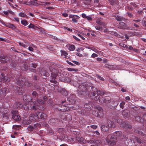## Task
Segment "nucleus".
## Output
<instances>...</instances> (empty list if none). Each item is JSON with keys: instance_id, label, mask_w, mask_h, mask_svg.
<instances>
[{"instance_id": "47", "label": "nucleus", "mask_w": 146, "mask_h": 146, "mask_svg": "<svg viewBox=\"0 0 146 146\" xmlns=\"http://www.w3.org/2000/svg\"><path fill=\"white\" fill-rule=\"evenodd\" d=\"M78 142L80 143H85V140L83 138L81 137L80 138H78Z\"/></svg>"}, {"instance_id": "22", "label": "nucleus", "mask_w": 146, "mask_h": 146, "mask_svg": "<svg viewBox=\"0 0 146 146\" xmlns=\"http://www.w3.org/2000/svg\"><path fill=\"white\" fill-rule=\"evenodd\" d=\"M92 103L91 102H88L84 105V107L88 110L89 111L92 109Z\"/></svg>"}, {"instance_id": "43", "label": "nucleus", "mask_w": 146, "mask_h": 146, "mask_svg": "<svg viewBox=\"0 0 146 146\" xmlns=\"http://www.w3.org/2000/svg\"><path fill=\"white\" fill-rule=\"evenodd\" d=\"M52 108L54 109H57L59 111V108L60 107L61 105L55 104L54 105L52 104Z\"/></svg>"}, {"instance_id": "2", "label": "nucleus", "mask_w": 146, "mask_h": 146, "mask_svg": "<svg viewBox=\"0 0 146 146\" xmlns=\"http://www.w3.org/2000/svg\"><path fill=\"white\" fill-rule=\"evenodd\" d=\"M78 94L81 95H84L86 94L88 90L87 86L85 84L82 83L78 86Z\"/></svg>"}, {"instance_id": "63", "label": "nucleus", "mask_w": 146, "mask_h": 146, "mask_svg": "<svg viewBox=\"0 0 146 146\" xmlns=\"http://www.w3.org/2000/svg\"><path fill=\"white\" fill-rule=\"evenodd\" d=\"M21 126L18 125H15L13 126L14 128L16 130H18L20 128Z\"/></svg>"}, {"instance_id": "4", "label": "nucleus", "mask_w": 146, "mask_h": 146, "mask_svg": "<svg viewBox=\"0 0 146 146\" xmlns=\"http://www.w3.org/2000/svg\"><path fill=\"white\" fill-rule=\"evenodd\" d=\"M49 69L50 71L51 72L52 77L56 78L58 75V70L54 68L52 66H50Z\"/></svg>"}, {"instance_id": "16", "label": "nucleus", "mask_w": 146, "mask_h": 146, "mask_svg": "<svg viewBox=\"0 0 146 146\" xmlns=\"http://www.w3.org/2000/svg\"><path fill=\"white\" fill-rule=\"evenodd\" d=\"M99 101L101 103H102V101H103V102L106 104L108 106V104L110 103V102L111 101L110 100V99L109 98H102L99 99Z\"/></svg>"}, {"instance_id": "19", "label": "nucleus", "mask_w": 146, "mask_h": 146, "mask_svg": "<svg viewBox=\"0 0 146 146\" xmlns=\"http://www.w3.org/2000/svg\"><path fill=\"white\" fill-rule=\"evenodd\" d=\"M70 79V80H71L72 81L75 83V85L74 84V86H75L77 87L78 86V84L77 83L78 81V77L77 76L73 75L72 76L71 79Z\"/></svg>"}, {"instance_id": "35", "label": "nucleus", "mask_w": 146, "mask_h": 146, "mask_svg": "<svg viewBox=\"0 0 146 146\" xmlns=\"http://www.w3.org/2000/svg\"><path fill=\"white\" fill-rule=\"evenodd\" d=\"M37 127V125L34 124L33 126H29L27 128L28 130L29 131H32L36 129Z\"/></svg>"}, {"instance_id": "38", "label": "nucleus", "mask_w": 146, "mask_h": 146, "mask_svg": "<svg viewBox=\"0 0 146 146\" xmlns=\"http://www.w3.org/2000/svg\"><path fill=\"white\" fill-rule=\"evenodd\" d=\"M141 131V130L137 129H135L134 130L135 132L139 134L143 135V136H146V134H143V133Z\"/></svg>"}, {"instance_id": "11", "label": "nucleus", "mask_w": 146, "mask_h": 146, "mask_svg": "<svg viewBox=\"0 0 146 146\" xmlns=\"http://www.w3.org/2000/svg\"><path fill=\"white\" fill-rule=\"evenodd\" d=\"M58 119L57 118H52L48 121V123L52 125H56L58 123Z\"/></svg>"}, {"instance_id": "51", "label": "nucleus", "mask_w": 146, "mask_h": 146, "mask_svg": "<svg viewBox=\"0 0 146 146\" xmlns=\"http://www.w3.org/2000/svg\"><path fill=\"white\" fill-rule=\"evenodd\" d=\"M96 23L101 25H102L103 26H106V24L104 22H103L100 21H96Z\"/></svg>"}, {"instance_id": "34", "label": "nucleus", "mask_w": 146, "mask_h": 146, "mask_svg": "<svg viewBox=\"0 0 146 146\" xmlns=\"http://www.w3.org/2000/svg\"><path fill=\"white\" fill-rule=\"evenodd\" d=\"M135 121L139 123H141L144 121L143 118H143H142L141 117L139 116H136L135 117Z\"/></svg>"}, {"instance_id": "27", "label": "nucleus", "mask_w": 146, "mask_h": 146, "mask_svg": "<svg viewBox=\"0 0 146 146\" xmlns=\"http://www.w3.org/2000/svg\"><path fill=\"white\" fill-rule=\"evenodd\" d=\"M135 141L139 144L146 143V141L144 139H141L137 137H135L134 138Z\"/></svg>"}, {"instance_id": "45", "label": "nucleus", "mask_w": 146, "mask_h": 146, "mask_svg": "<svg viewBox=\"0 0 146 146\" xmlns=\"http://www.w3.org/2000/svg\"><path fill=\"white\" fill-rule=\"evenodd\" d=\"M110 3L112 5H114L115 4H116L118 3L117 0H109Z\"/></svg>"}, {"instance_id": "24", "label": "nucleus", "mask_w": 146, "mask_h": 146, "mask_svg": "<svg viewBox=\"0 0 146 146\" xmlns=\"http://www.w3.org/2000/svg\"><path fill=\"white\" fill-rule=\"evenodd\" d=\"M72 105H70L68 106L69 111H71L72 110H77L79 108L78 106L74 104Z\"/></svg>"}, {"instance_id": "18", "label": "nucleus", "mask_w": 146, "mask_h": 146, "mask_svg": "<svg viewBox=\"0 0 146 146\" xmlns=\"http://www.w3.org/2000/svg\"><path fill=\"white\" fill-rule=\"evenodd\" d=\"M98 90L95 87H92L91 89L90 90V91L91 93V95L93 96H95L97 94Z\"/></svg>"}, {"instance_id": "29", "label": "nucleus", "mask_w": 146, "mask_h": 146, "mask_svg": "<svg viewBox=\"0 0 146 146\" xmlns=\"http://www.w3.org/2000/svg\"><path fill=\"white\" fill-rule=\"evenodd\" d=\"M4 25L6 27L11 29L13 30H15V29L16 28V27L13 24L8 23H5Z\"/></svg>"}, {"instance_id": "1", "label": "nucleus", "mask_w": 146, "mask_h": 146, "mask_svg": "<svg viewBox=\"0 0 146 146\" xmlns=\"http://www.w3.org/2000/svg\"><path fill=\"white\" fill-rule=\"evenodd\" d=\"M125 137H126V136L122 134L121 131H117L114 133L110 139H108L107 141L109 144L113 146L115 144L117 139H123Z\"/></svg>"}, {"instance_id": "26", "label": "nucleus", "mask_w": 146, "mask_h": 146, "mask_svg": "<svg viewBox=\"0 0 146 146\" xmlns=\"http://www.w3.org/2000/svg\"><path fill=\"white\" fill-rule=\"evenodd\" d=\"M40 73L42 76L46 77H48L49 75V73L44 68H42L41 69L40 72Z\"/></svg>"}, {"instance_id": "52", "label": "nucleus", "mask_w": 146, "mask_h": 146, "mask_svg": "<svg viewBox=\"0 0 146 146\" xmlns=\"http://www.w3.org/2000/svg\"><path fill=\"white\" fill-rule=\"evenodd\" d=\"M36 116L34 114H31L29 117V119L33 121H35V117Z\"/></svg>"}, {"instance_id": "55", "label": "nucleus", "mask_w": 146, "mask_h": 146, "mask_svg": "<svg viewBox=\"0 0 146 146\" xmlns=\"http://www.w3.org/2000/svg\"><path fill=\"white\" fill-rule=\"evenodd\" d=\"M36 101L39 103V104H44V102L41 99H37L36 100Z\"/></svg>"}, {"instance_id": "57", "label": "nucleus", "mask_w": 146, "mask_h": 146, "mask_svg": "<svg viewBox=\"0 0 146 146\" xmlns=\"http://www.w3.org/2000/svg\"><path fill=\"white\" fill-rule=\"evenodd\" d=\"M68 70L70 71L77 72L78 71V69H77L72 68H68Z\"/></svg>"}, {"instance_id": "6", "label": "nucleus", "mask_w": 146, "mask_h": 146, "mask_svg": "<svg viewBox=\"0 0 146 146\" xmlns=\"http://www.w3.org/2000/svg\"><path fill=\"white\" fill-rule=\"evenodd\" d=\"M118 103L116 101H111L108 104V107L112 109H115L116 108Z\"/></svg>"}, {"instance_id": "41", "label": "nucleus", "mask_w": 146, "mask_h": 146, "mask_svg": "<svg viewBox=\"0 0 146 146\" xmlns=\"http://www.w3.org/2000/svg\"><path fill=\"white\" fill-rule=\"evenodd\" d=\"M28 27L29 28H33L35 30H37L38 29V28L37 26L32 24H31Z\"/></svg>"}, {"instance_id": "30", "label": "nucleus", "mask_w": 146, "mask_h": 146, "mask_svg": "<svg viewBox=\"0 0 146 146\" xmlns=\"http://www.w3.org/2000/svg\"><path fill=\"white\" fill-rule=\"evenodd\" d=\"M23 107V105L20 102H17L14 105V107L15 108H20Z\"/></svg>"}, {"instance_id": "13", "label": "nucleus", "mask_w": 146, "mask_h": 146, "mask_svg": "<svg viewBox=\"0 0 146 146\" xmlns=\"http://www.w3.org/2000/svg\"><path fill=\"white\" fill-rule=\"evenodd\" d=\"M1 76H0V82H8L10 81V79L7 77L4 76L3 74L2 73Z\"/></svg>"}, {"instance_id": "62", "label": "nucleus", "mask_w": 146, "mask_h": 146, "mask_svg": "<svg viewBox=\"0 0 146 146\" xmlns=\"http://www.w3.org/2000/svg\"><path fill=\"white\" fill-rule=\"evenodd\" d=\"M3 117L6 119H7L9 117V115L7 113H4L2 115Z\"/></svg>"}, {"instance_id": "21", "label": "nucleus", "mask_w": 146, "mask_h": 146, "mask_svg": "<svg viewBox=\"0 0 146 146\" xmlns=\"http://www.w3.org/2000/svg\"><path fill=\"white\" fill-rule=\"evenodd\" d=\"M29 63L27 62H23L21 66V69L23 70L27 71L28 69Z\"/></svg>"}, {"instance_id": "37", "label": "nucleus", "mask_w": 146, "mask_h": 146, "mask_svg": "<svg viewBox=\"0 0 146 146\" xmlns=\"http://www.w3.org/2000/svg\"><path fill=\"white\" fill-rule=\"evenodd\" d=\"M141 131V130L137 129H135L134 130L135 132L139 134L143 135V136H146V134H143V133Z\"/></svg>"}, {"instance_id": "48", "label": "nucleus", "mask_w": 146, "mask_h": 146, "mask_svg": "<svg viewBox=\"0 0 146 146\" xmlns=\"http://www.w3.org/2000/svg\"><path fill=\"white\" fill-rule=\"evenodd\" d=\"M92 114L96 117H99L100 116L99 113L97 111H93Z\"/></svg>"}, {"instance_id": "31", "label": "nucleus", "mask_w": 146, "mask_h": 146, "mask_svg": "<svg viewBox=\"0 0 146 146\" xmlns=\"http://www.w3.org/2000/svg\"><path fill=\"white\" fill-rule=\"evenodd\" d=\"M61 81L65 82H71L70 79L67 76H64L61 78Z\"/></svg>"}, {"instance_id": "17", "label": "nucleus", "mask_w": 146, "mask_h": 146, "mask_svg": "<svg viewBox=\"0 0 146 146\" xmlns=\"http://www.w3.org/2000/svg\"><path fill=\"white\" fill-rule=\"evenodd\" d=\"M36 114L37 117L39 119H45L46 116V115L44 113L40 112H37Z\"/></svg>"}, {"instance_id": "8", "label": "nucleus", "mask_w": 146, "mask_h": 146, "mask_svg": "<svg viewBox=\"0 0 146 146\" xmlns=\"http://www.w3.org/2000/svg\"><path fill=\"white\" fill-rule=\"evenodd\" d=\"M31 110L35 111H36L38 109V104L35 101H33L31 102Z\"/></svg>"}, {"instance_id": "50", "label": "nucleus", "mask_w": 146, "mask_h": 146, "mask_svg": "<svg viewBox=\"0 0 146 146\" xmlns=\"http://www.w3.org/2000/svg\"><path fill=\"white\" fill-rule=\"evenodd\" d=\"M122 121V120L120 118L116 119L115 120V121L119 124H121L123 122Z\"/></svg>"}, {"instance_id": "54", "label": "nucleus", "mask_w": 146, "mask_h": 146, "mask_svg": "<svg viewBox=\"0 0 146 146\" xmlns=\"http://www.w3.org/2000/svg\"><path fill=\"white\" fill-rule=\"evenodd\" d=\"M17 66V64L15 63H12L10 64V68L12 69L15 68Z\"/></svg>"}, {"instance_id": "3", "label": "nucleus", "mask_w": 146, "mask_h": 146, "mask_svg": "<svg viewBox=\"0 0 146 146\" xmlns=\"http://www.w3.org/2000/svg\"><path fill=\"white\" fill-rule=\"evenodd\" d=\"M17 83L18 85L21 86L24 84L27 86H31L32 85L31 83L27 82L26 78L23 76L20 77L18 78Z\"/></svg>"}, {"instance_id": "39", "label": "nucleus", "mask_w": 146, "mask_h": 146, "mask_svg": "<svg viewBox=\"0 0 146 146\" xmlns=\"http://www.w3.org/2000/svg\"><path fill=\"white\" fill-rule=\"evenodd\" d=\"M3 94V96H5V94L7 93V92H9V90L8 89L4 88L1 89Z\"/></svg>"}, {"instance_id": "14", "label": "nucleus", "mask_w": 146, "mask_h": 146, "mask_svg": "<svg viewBox=\"0 0 146 146\" xmlns=\"http://www.w3.org/2000/svg\"><path fill=\"white\" fill-rule=\"evenodd\" d=\"M119 25H118V28L123 29H127L128 28L126 24L123 22H120L119 23Z\"/></svg>"}, {"instance_id": "56", "label": "nucleus", "mask_w": 146, "mask_h": 146, "mask_svg": "<svg viewBox=\"0 0 146 146\" xmlns=\"http://www.w3.org/2000/svg\"><path fill=\"white\" fill-rule=\"evenodd\" d=\"M75 46L74 45H72L69 46L68 49L70 51H73L75 49Z\"/></svg>"}, {"instance_id": "46", "label": "nucleus", "mask_w": 146, "mask_h": 146, "mask_svg": "<svg viewBox=\"0 0 146 146\" xmlns=\"http://www.w3.org/2000/svg\"><path fill=\"white\" fill-rule=\"evenodd\" d=\"M115 19L118 21H120L123 20V18L119 16H115Z\"/></svg>"}, {"instance_id": "33", "label": "nucleus", "mask_w": 146, "mask_h": 146, "mask_svg": "<svg viewBox=\"0 0 146 146\" xmlns=\"http://www.w3.org/2000/svg\"><path fill=\"white\" fill-rule=\"evenodd\" d=\"M128 111L127 110H123L122 113V115L125 118H127L129 116Z\"/></svg>"}, {"instance_id": "9", "label": "nucleus", "mask_w": 146, "mask_h": 146, "mask_svg": "<svg viewBox=\"0 0 146 146\" xmlns=\"http://www.w3.org/2000/svg\"><path fill=\"white\" fill-rule=\"evenodd\" d=\"M61 118L64 120L70 121L72 119V117L71 115L69 113L64 114L62 116L61 115Z\"/></svg>"}, {"instance_id": "53", "label": "nucleus", "mask_w": 146, "mask_h": 146, "mask_svg": "<svg viewBox=\"0 0 146 146\" xmlns=\"http://www.w3.org/2000/svg\"><path fill=\"white\" fill-rule=\"evenodd\" d=\"M22 24L25 26H26L28 24L27 21L25 20H22L21 21Z\"/></svg>"}, {"instance_id": "32", "label": "nucleus", "mask_w": 146, "mask_h": 146, "mask_svg": "<svg viewBox=\"0 0 146 146\" xmlns=\"http://www.w3.org/2000/svg\"><path fill=\"white\" fill-rule=\"evenodd\" d=\"M61 81L65 82H71L70 79L67 76H64L61 78Z\"/></svg>"}, {"instance_id": "20", "label": "nucleus", "mask_w": 146, "mask_h": 146, "mask_svg": "<svg viewBox=\"0 0 146 146\" xmlns=\"http://www.w3.org/2000/svg\"><path fill=\"white\" fill-rule=\"evenodd\" d=\"M8 58L6 56H4L0 54V61L1 63L6 62V60H8Z\"/></svg>"}, {"instance_id": "44", "label": "nucleus", "mask_w": 146, "mask_h": 146, "mask_svg": "<svg viewBox=\"0 0 146 146\" xmlns=\"http://www.w3.org/2000/svg\"><path fill=\"white\" fill-rule=\"evenodd\" d=\"M29 66L35 68H36L37 66L36 64L34 62H30L29 64Z\"/></svg>"}, {"instance_id": "59", "label": "nucleus", "mask_w": 146, "mask_h": 146, "mask_svg": "<svg viewBox=\"0 0 146 146\" xmlns=\"http://www.w3.org/2000/svg\"><path fill=\"white\" fill-rule=\"evenodd\" d=\"M95 28L97 30H99L100 31H102L103 29V28L102 27H99V26H96L95 27Z\"/></svg>"}, {"instance_id": "12", "label": "nucleus", "mask_w": 146, "mask_h": 146, "mask_svg": "<svg viewBox=\"0 0 146 146\" xmlns=\"http://www.w3.org/2000/svg\"><path fill=\"white\" fill-rule=\"evenodd\" d=\"M75 95L74 94H72L70 97L67 99L68 101L69 105L75 104L76 103V101L75 100L72 98L75 97Z\"/></svg>"}, {"instance_id": "64", "label": "nucleus", "mask_w": 146, "mask_h": 146, "mask_svg": "<svg viewBox=\"0 0 146 146\" xmlns=\"http://www.w3.org/2000/svg\"><path fill=\"white\" fill-rule=\"evenodd\" d=\"M32 95L33 96H35V97H36L38 96V94L37 93V92L35 91H34L32 93Z\"/></svg>"}, {"instance_id": "28", "label": "nucleus", "mask_w": 146, "mask_h": 146, "mask_svg": "<svg viewBox=\"0 0 146 146\" xmlns=\"http://www.w3.org/2000/svg\"><path fill=\"white\" fill-rule=\"evenodd\" d=\"M31 102L28 104H25L23 106L24 109L26 110H31Z\"/></svg>"}, {"instance_id": "5", "label": "nucleus", "mask_w": 146, "mask_h": 146, "mask_svg": "<svg viewBox=\"0 0 146 146\" xmlns=\"http://www.w3.org/2000/svg\"><path fill=\"white\" fill-rule=\"evenodd\" d=\"M12 114V118L15 120L18 121L21 119L20 116L18 115V111L16 110H12L11 111Z\"/></svg>"}, {"instance_id": "61", "label": "nucleus", "mask_w": 146, "mask_h": 146, "mask_svg": "<svg viewBox=\"0 0 146 146\" xmlns=\"http://www.w3.org/2000/svg\"><path fill=\"white\" fill-rule=\"evenodd\" d=\"M18 43H19V45L20 46H21L24 47V48H26L27 47V46H26V45L25 44H23V43H21L20 42H18Z\"/></svg>"}, {"instance_id": "15", "label": "nucleus", "mask_w": 146, "mask_h": 146, "mask_svg": "<svg viewBox=\"0 0 146 146\" xmlns=\"http://www.w3.org/2000/svg\"><path fill=\"white\" fill-rule=\"evenodd\" d=\"M70 137H68L67 135H63L59 137V139L61 141H67L68 142L71 141Z\"/></svg>"}, {"instance_id": "23", "label": "nucleus", "mask_w": 146, "mask_h": 146, "mask_svg": "<svg viewBox=\"0 0 146 146\" xmlns=\"http://www.w3.org/2000/svg\"><path fill=\"white\" fill-rule=\"evenodd\" d=\"M121 125L122 127L126 129H131L132 128L131 125L126 122H122L121 124Z\"/></svg>"}, {"instance_id": "40", "label": "nucleus", "mask_w": 146, "mask_h": 146, "mask_svg": "<svg viewBox=\"0 0 146 146\" xmlns=\"http://www.w3.org/2000/svg\"><path fill=\"white\" fill-rule=\"evenodd\" d=\"M102 130L104 132H106L109 130V128L107 126L102 125L101 127Z\"/></svg>"}, {"instance_id": "60", "label": "nucleus", "mask_w": 146, "mask_h": 146, "mask_svg": "<svg viewBox=\"0 0 146 146\" xmlns=\"http://www.w3.org/2000/svg\"><path fill=\"white\" fill-rule=\"evenodd\" d=\"M125 102H124L123 101L120 104V107L122 108L123 109L124 108V105L125 104Z\"/></svg>"}, {"instance_id": "58", "label": "nucleus", "mask_w": 146, "mask_h": 146, "mask_svg": "<svg viewBox=\"0 0 146 146\" xmlns=\"http://www.w3.org/2000/svg\"><path fill=\"white\" fill-rule=\"evenodd\" d=\"M55 78H52V79L50 80V82L54 84H56L57 82L55 80Z\"/></svg>"}, {"instance_id": "42", "label": "nucleus", "mask_w": 146, "mask_h": 146, "mask_svg": "<svg viewBox=\"0 0 146 146\" xmlns=\"http://www.w3.org/2000/svg\"><path fill=\"white\" fill-rule=\"evenodd\" d=\"M13 88L16 91H17L19 92H21L22 91V88L21 87L15 86L13 87Z\"/></svg>"}, {"instance_id": "10", "label": "nucleus", "mask_w": 146, "mask_h": 146, "mask_svg": "<svg viewBox=\"0 0 146 146\" xmlns=\"http://www.w3.org/2000/svg\"><path fill=\"white\" fill-rule=\"evenodd\" d=\"M107 123L108 126L111 128H113L115 127V125L113 121L111 120V117L108 116L107 117Z\"/></svg>"}, {"instance_id": "25", "label": "nucleus", "mask_w": 146, "mask_h": 146, "mask_svg": "<svg viewBox=\"0 0 146 146\" xmlns=\"http://www.w3.org/2000/svg\"><path fill=\"white\" fill-rule=\"evenodd\" d=\"M59 111L62 112H64L66 111H69V109L68 108V106H66L61 105L60 107L59 108Z\"/></svg>"}, {"instance_id": "36", "label": "nucleus", "mask_w": 146, "mask_h": 146, "mask_svg": "<svg viewBox=\"0 0 146 146\" xmlns=\"http://www.w3.org/2000/svg\"><path fill=\"white\" fill-rule=\"evenodd\" d=\"M58 91L60 92L64 96H66L68 94L67 91L65 89H62L60 90H58Z\"/></svg>"}, {"instance_id": "7", "label": "nucleus", "mask_w": 146, "mask_h": 146, "mask_svg": "<svg viewBox=\"0 0 146 146\" xmlns=\"http://www.w3.org/2000/svg\"><path fill=\"white\" fill-rule=\"evenodd\" d=\"M97 94V96H95L94 98V100L96 101H98V100H99L100 96H103L105 94L106 92L103 91L98 90Z\"/></svg>"}, {"instance_id": "49", "label": "nucleus", "mask_w": 146, "mask_h": 146, "mask_svg": "<svg viewBox=\"0 0 146 146\" xmlns=\"http://www.w3.org/2000/svg\"><path fill=\"white\" fill-rule=\"evenodd\" d=\"M129 107L130 108L132 109L135 110H136L137 109V107L132 104L129 105Z\"/></svg>"}]
</instances>
